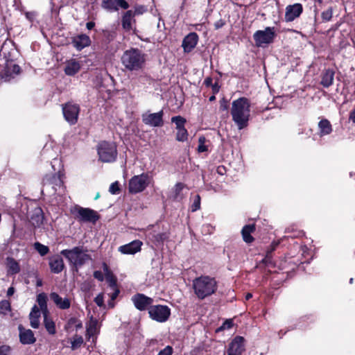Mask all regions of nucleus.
I'll return each instance as SVG.
<instances>
[{
  "mask_svg": "<svg viewBox=\"0 0 355 355\" xmlns=\"http://www.w3.org/2000/svg\"><path fill=\"white\" fill-rule=\"evenodd\" d=\"M26 17L30 21H33V19L35 18V13L34 12H28L26 13Z\"/></svg>",
  "mask_w": 355,
  "mask_h": 355,
  "instance_id": "56",
  "label": "nucleus"
},
{
  "mask_svg": "<svg viewBox=\"0 0 355 355\" xmlns=\"http://www.w3.org/2000/svg\"><path fill=\"white\" fill-rule=\"evenodd\" d=\"M149 182L150 178L147 173H142L139 175H135L129 181V191L132 193L141 192L148 185Z\"/></svg>",
  "mask_w": 355,
  "mask_h": 355,
  "instance_id": "6",
  "label": "nucleus"
},
{
  "mask_svg": "<svg viewBox=\"0 0 355 355\" xmlns=\"http://www.w3.org/2000/svg\"><path fill=\"white\" fill-rule=\"evenodd\" d=\"M320 129V135L324 136L329 135L331 132L332 128L330 122L327 119H322L318 123Z\"/></svg>",
  "mask_w": 355,
  "mask_h": 355,
  "instance_id": "27",
  "label": "nucleus"
},
{
  "mask_svg": "<svg viewBox=\"0 0 355 355\" xmlns=\"http://www.w3.org/2000/svg\"><path fill=\"white\" fill-rule=\"evenodd\" d=\"M42 285V281L41 279H38L37 280L36 286H41Z\"/></svg>",
  "mask_w": 355,
  "mask_h": 355,
  "instance_id": "62",
  "label": "nucleus"
},
{
  "mask_svg": "<svg viewBox=\"0 0 355 355\" xmlns=\"http://www.w3.org/2000/svg\"><path fill=\"white\" fill-rule=\"evenodd\" d=\"M50 299L59 309H67L71 306V302L68 298H62L57 293H51L50 294Z\"/></svg>",
  "mask_w": 355,
  "mask_h": 355,
  "instance_id": "21",
  "label": "nucleus"
},
{
  "mask_svg": "<svg viewBox=\"0 0 355 355\" xmlns=\"http://www.w3.org/2000/svg\"><path fill=\"white\" fill-rule=\"evenodd\" d=\"M121 62L123 66L130 71L141 69L145 63V55L137 49H131L125 51L122 57Z\"/></svg>",
  "mask_w": 355,
  "mask_h": 355,
  "instance_id": "3",
  "label": "nucleus"
},
{
  "mask_svg": "<svg viewBox=\"0 0 355 355\" xmlns=\"http://www.w3.org/2000/svg\"><path fill=\"white\" fill-rule=\"evenodd\" d=\"M205 137H200L198 139L199 145L198 146V151L199 153H203L207 150V147L205 145Z\"/></svg>",
  "mask_w": 355,
  "mask_h": 355,
  "instance_id": "41",
  "label": "nucleus"
},
{
  "mask_svg": "<svg viewBox=\"0 0 355 355\" xmlns=\"http://www.w3.org/2000/svg\"><path fill=\"white\" fill-rule=\"evenodd\" d=\"M245 340L242 336H236L229 344L227 349L228 355H241L245 351Z\"/></svg>",
  "mask_w": 355,
  "mask_h": 355,
  "instance_id": "12",
  "label": "nucleus"
},
{
  "mask_svg": "<svg viewBox=\"0 0 355 355\" xmlns=\"http://www.w3.org/2000/svg\"><path fill=\"white\" fill-rule=\"evenodd\" d=\"M119 293V290H116V291L112 293V297H112V300H114V299L117 297V295H118Z\"/></svg>",
  "mask_w": 355,
  "mask_h": 355,
  "instance_id": "60",
  "label": "nucleus"
},
{
  "mask_svg": "<svg viewBox=\"0 0 355 355\" xmlns=\"http://www.w3.org/2000/svg\"><path fill=\"white\" fill-rule=\"evenodd\" d=\"M279 242H273L272 243L270 249H268L266 252V257L263 259V262L268 263L269 259H270V254L272 251L275 250L277 246L279 245Z\"/></svg>",
  "mask_w": 355,
  "mask_h": 355,
  "instance_id": "37",
  "label": "nucleus"
},
{
  "mask_svg": "<svg viewBox=\"0 0 355 355\" xmlns=\"http://www.w3.org/2000/svg\"><path fill=\"white\" fill-rule=\"evenodd\" d=\"M20 72V67L19 65L13 64L11 66H8L7 69L5 71V80H10L9 77H12V74L17 75Z\"/></svg>",
  "mask_w": 355,
  "mask_h": 355,
  "instance_id": "30",
  "label": "nucleus"
},
{
  "mask_svg": "<svg viewBox=\"0 0 355 355\" xmlns=\"http://www.w3.org/2000/svg\"><path fill=\"white\" fill-rule=\"evenodd\" d=\"M255 230L254 225H248L243 227L241 233L243 236V239L245 242L250 243L253 241L254 239L250 235L252 232Z\"/></svg>",
  "mask_w": 355,
  "mask_h": 355,
  "instance_id": "26",
  "label": "nucleus"
},
{
  "mask_svg": "<svg viewBox=\"0 0 355 355\" xmlns=\"http://www.w3.org/2000/svg\"><path fill=\"white\" fill-rule=\"evenodd\" d=\"M302 12V6L300 3L288 6L286 8L285 19L286 21H292L298 17Z\"/></svg>",
  "mask_w": 355,
  "mask_h": 355,
  "instance_id": "14",
  "label": "nucleus"
},
{
  "mask_svg": "<svg viewBox=\"0 0 355 355\" xmlns=\"http://www.w3.org/2000/svg\"><path fill=\"white\" fill-rule=\"evenodd\" d=\"M148 313L153 320L163 322L168 320L171 314V311L167 306L156 305L149 307Z\"/></svg>",
  "mask_w": 355,
  "mask_h": 355,
  "instance_id": "9",
  "label": "nucleus"
},
{
  "mask_svg": "<svg viewBox=\"0 0 355 355\" xmlns=\"http://www.w3.org/2000/svg\"><path fill=\"white\" fill-rule=\"evenodd\" d=\"M80 69V65L79 62L76 60H71L66 63L64 72L68 76H73L78 72Z\"/></svg>",
  "mask_w": 355,
  "mask_h": 355,
  "instance_id": "24",
  "label": "nucleus"
},
{
  "mask_svg": "<svg viewBox=\"0 0 355 355\" xmlns=\"http://www.w3.org/2000/svg\"><path fill=\"white\" fill-rule=\"evenodd\" d=\"M73 214L78 220L83 222L95 223L99 218L96 211L89 208H83L79 206L74 207Z\"/></svg>",
  "mask_w": 355,
  "mask_h": 355,
  "instance_id": "7",
  "label": "nucleus"
},
{
  "mask_svg": "<svg viewBox=\"0 0 355 355\" xmlns=\"http://www.w3.org/2000/svg\"><path fill=\"white\" fill-rule=\"evenodd\" d=\"M200 196L197 195L196 196V199L194 200L193 201V203L192 205V211H195L196 210H198V209H200Z\"/></svg>",
  "mask_w": 355,
  "mask_h": 355,
  "instance_id": "45",
  "label": "nucleus"
},
{
  "mask_svg": "<svg viewBox=\"0 0 355 355\" xmlns=\"http://www.w3.org/2000/svg\"><path fill=\"white\" fill-rule=\"evenodd\" d=\"M142 242L135 240L131 243L119 247V250L123 254H134L141 250Z\"/></svg>",
  "mask_w": 355,
  "mask_h": 355,
  "instance_id": "18",
  "label": "nucleus"
},
{
  "mask_svg": "<svg viewBox=\"0 0 355 355\" xmlns=\"http://www.w3.org/2000/svg\"><path fill=\"white\" fill-rule=\"evenodd\" d=\"M193 288L197 297L203 300L216 292L217 282L213 277L201 276L193 281Z\"/></svg>",
  "mask_w": 355,
  "mask_h": 355,
  "instance_id": "2",
  "label": "nucleus"
},
{
  "mask_svg": "<svg viewBox=\"0 0 355 355\" xmlns=\"http://www.w3.org/2000/svg\"><path fill=\"white\" fill-rule=\"evenodd\" d=\"M116 3L119 6L123 9H127L129 7V4L125 0H116Z\"/></svg>",
  "mask_w": 355,
  "mask_h": 355,
  "instance_id": "50",
  "label": "nucleus"
},
{
  "mask_svg": "<svg viewBox=\"0 0 355 355\" xmlns=\"http://www.w3.org/2000/svg\"><path fill=\"white\" fill-rule=\"evenodd\" d=\"M53 179L55 181V182H58L60 184H61V180L58 178H56V177H53Z\"/></svg>",
  "mask_w": 355,
  "mask_h": 355,
  "instance_id": "64",
  "label": "nucleus"
},
{
  "mask_svg": "<svg viewBox=\"0 0 355 355\" xmlns=\"http://www.w3.org/2000/svg\"><path fill=\"white\" fill-rule=\"evenodd\" d=\"M88 250L82 246L74 247L71 250H63L60 254L68 259L69 262L75 267H80L87 261L92 259L87 254Z\"/></svg>",
  "mask_w": 355,
  "mask_h": 355,
  "instance_id": "4",
  "label": "nucleus"
},
{
  "mask_svg": "<svg viewBox=\"0 0 355 355\" xmlns=\"http://www.w3.org/2000/svg\"><path fill=\"white\" fill-rule=\"evenodd\" d=\"M331 17H332L331 8H329L322 12V18L323 20L328 21L331 20Z\"/></svg>",
  "mask_w": 355,
  "mask_h": 355,
  "instance_id": "42",
  "label": "nucleus"
},
{
  "mask_svg": "<svg viewBox=\"0 0 355 355\" xmlns=\"http://www.w3.org/2000/svg\"><path fill=\"white\" fill-rule=\"evenodd\" d=\"M47 296L44 293H40L37 296V302L40 306V310L42 312L43 315L48 314L47 309Z\"/></svg>",
  "mask_w": 355,
  "mask_h": 355,
  "instance_id": "28",
  "label": "nucleus"
},
{
  "mask_svg": "<svg viewBox=\"0 0 355 355\" xmlns=\"http://www.w3.org/2000/svg\"><path fill=\"white\" fill-rule=\"evenodd\" d=\"M231 114L232 120L239 130L248 125L250 116V103L245 97L239 98L232 103Z\"/></svg>",
  "mask_w": 355,
  "mask_h": 355,
  "instance_id": "1",
  "label": "nucleus"
},
{
  "mask_svg": "<svg viewBox=\"0 0 355 355\" xmlns=\"http://www.w3.org/2000/svg\"><path fill=\"white\" fill-rule=\"evenodd\" d=\"M96 304L101 307L104 305L103 295L102 293L98 294L94 299Z\"/></svg>",
  "mask_w": 355,
  "mask_h": 355,
  "instance_id": "46",
  "label": "nucleus"
},
{
  "mask_svg": "<svg viewBox=\"0 0 355 355\" xmlns=\"http://www.w3.org/2000/svg\"><path fill=\"white\" fill-rule=\"evenodd\" d=\"M184 188V184L182 183H177L174 187L172 198L175 200H178L182 198L181 192Z\"/></svg>",
  "mask_w": 355,
  "mask_h": 355,
  "instance_id": "32",
  "label": "nucleus"
},
{
  "mask_svg": "<svg viewBox=\"0 0 355 355\" xmlns=\"http://www.w3.org/2000/svg\"><path fill=\"white\" fill-rule=\"evenodd\" d=\"M171 121L175 123L177 130H178L184 128V125L186 123V119L180 116H176L171 119Z\"/></svg>",
  "mask_w": 355,
  "mask_h": 355,
  "instance_id": "34",
  "label": "nucleus"
},
{
  "mask_svg": "<svg viewBox=\"0 0 355 355\" xmlns=\"http://www.w3.org/2000/svg\"><path fill=\"white\" fill-rule=\"evenodd\" d=\"M198 36L196 33H191L187 35L183 40L182 46L184 52L189 53L191 51L197 44Z\"/></svg>",
  "mask_w": 355,
  "mask_h": 355,
  "instance_id": "16",
  "label": "nucleus"
},
{
  "mask_svg": "<svg viewBox=\"0 0 355 355\" xmlns=\"http://www.w3.org/2000/svg\"><path fill=\"white\" fill-rule=\"evenodd\" d=\"M62 112L65 120L73 125L78 121L80 107L76 104L68 103L63 105Z\"/></svg>",
  "mask_w": 355,
  "mask_h": 355,
  "instance_id": "10",
  "label": "nucleus"
},
{
  "mask_svg": "<svg viewBox=\"0 0 355 355\" xmlns=\"http://www.w3.org/2000/svg\"><path fill=\"white\" fill-rule=\"evenodd\" d=\"M30 223L34 227H39L43 223L44 216L42 209L39 207H35L28 214Z\"/></svg>",
  "mask_w": 355,
  "mask_h": 355,
  "instance_id": "17",
  "label": "nucleus"
},
{
  "mask_svg": "<svg viewBox=\"0 0 355 355\" xmlns=\"http://www.w3.org/2000/svg\"><path fill=\"white\" fill-rule=\"evenodd\" d=\"M91 40L89 36L81 34L73 39V43L77 49H82L90 44Z\"/></svg>",
  "mask_w": 355,
  "mask_h": 355,
  "instance_id": "23",
  "label": "nucleus"
},
{
  "mask_svg": "<svg viewBox=\"0 0 355 355\" xmlns=\"http://www.w3.org/2000/svg\"><path fill=\"white\" fill-rule=\"evenodd\" d=\"M7 266L8 268V272L12 274H17L20 271L19 263L13 258H7Z\"/></svg>",
  "mask_w": 355,
  "mask_h": 355,
  "instance_id": "29",
  "label": "nucleus"
},
{
  "mask_svg": "<svg viewBox=\"0 0 355 355\" xmlns=\"http://www.w3.org/2000/svg\"><path fill=\"white\" fill-rule=\"evenodd\" d=\"M14 292H15V289H14V288H12V287H10V288L8 289L7 295H8V296L12 295L14 293Z\"/></svg>",
  "mask_w": 355,
  "mask_h": 355,
  "instance_id": "59",
  "label": "nucleus"
},
{
  "mask_svg": "<svg viewBox=\"0 0 355 355\" xmlns=\"http://www.w3.org/2000/svg\"><path fill=\"white\" fill-rule=\"evenodd\" d=\"M253 37L257 46L272 43L275 37L274 28L267 27L263 31H257L254 33Z\"/></svg>",
  "mask_w": 355,
  "mask_h": 355,
  "instance_id": "8",
  "label": "nucleus"
},
{
  "mask_svg": "<svg viewBox=\"0 0 355 355\" xmlns=\"http://www.w3.org/2000/svg\"><path fill=\"white\" fill-rule=\"evenodd\" d=\"M94 278L97 279L99 281H103L104 279V276L102 272L96 270L94 272Z\"/></svg>",
  "mask_w": 355,
  "mask_h": 355,
  "instance_id": "52",
  "label": "nucleus"
},
{
  "mask_svg": "<svg viewBox=\"0 0 355 355\" xmlns=\"http://www.w3.org/2000/svg\"><path fill=\"white\" fill-rule=\"evenodd\" d=\"M252 297V295L251 293H247V295H245V300H250Z\"/></svg>",
  "mask_w": 355,
  "mask_h": 355,
  "instance_id": "63",
  "label": "nucleus"
},
{
  "mask_svg": "<svg viewBox=\"0 0 355 355\" xmlns=\"http://www.w3.org/2000/svg\"><path fill=\"white\" fill-rule=\"evenodd\" d=\"M98 154L101 162H113L115 160L117 155L116 147L114 143L103 141L98 146Z\"/></svg>",
  "mask_w": 355,
  "mask_h": 355,
  "instance_id": "5",
  "label": "nucleus"
},
{
  "mask_svg": "<svg viewBox=\"0 0 355 355\" xmlns=\"http://www.w3.org/2000/svg\"><path fill=\"white\" fill-rule=\"evenodd\" d=\"M173 349L170 346H166L163 350L160 351L158 355H171Z\"/></svg>",
  "mask_w": 355,
  "mask_h": 355,
  "instance_id": "48",
  "label": "nucleus"
},
{
  "mask_svg": "<svg viewBox=\"0 0 355 355\" xmlns=\"http://www.w3.org/2000/svg\"><path fill=\"white\" fill-rule=\"evenodd\" d=\"M334 71L331 69H326L322 74L321 85L324 87H329L333 84Z\"/></svg>",
  "mask_w": 355,
  "mask_h": 355,
  "instance_id": "25",
  "label": "nucleus"
},
{
  "mask_svg": "<svg viewBox=\"0 0 355 355\" xmlns=\"http://www.w3.org/2000/svg\"><path fill=\"white\" fill-rule=\"evenodd\" d=\"M10 309V304L8 301L3 300L0 302V313L6 314Z\"/></svg>",
  "mask_w": 355,
  "mask_h": 355,
  "instance_id": "40",
  "label": "nucleus"
},
{
  "mask_svg": "<svg viewBox=\"0 0 355 355\" xmlns=\"http://www.w3.org/2000/svg\"><path fill=\"white\" fill-rule=\"evenodd\" d=\"M135 14L136 11H132L131 10L126 11L123 14L121 19V24L123 28L125 31H130L132 30L133 25L135 24V19L134 18Z\"/></svg>",
  "mask_w": 355,
  "mask_h": 355,
  "instance_id": "15",
  "label": "nucleus"
},
{
  "mask_svg": "<svg viewBox=\"0 0 355 355\" xmlns=\"http://www.w3.org/2000/svg\"><path fill=\"white\" fill-rule=\"evenodd\" d=\"M34 248L38 252V253L41 256H44L49 252L48 246L44 245L39 242H36L34 243Z\"/></svg>",
  "mask_w": 355,
  "mask_h": 355,
  "instance_id": "33",
  "label": "nucleus"
},
{
  "mask_svg": "<svg viewBox=\"0 0 355 355\" xmlns=\"http://www.w3.org/2000/svg\"><path fill=\"white\" fill-rule=\"evenodd\" d=\"M187 130L184 128L178 129L176 134V139L179 141H184L187 139Z\"/></svg>",
  "mask_w": 355,
  "mask_h": 355,
  "instance_id": "36",
  "label": "nucleus"
},
{
  "mask_svg": "<svg viewBox=\"0 0 355 355\" xmlns=\"http://www.w3.org/2000/svg\"><path fill=\"white\" fill-rule=\"evenodd\" d=\"M102 6L105 9L112 10L114 8V2L113 0H103Z\"/></svg>",
  "mask_w": 355,
  "mask_h": 355,
  "instance_id": "43",
  "label": "nucleus"
},
{
  "mask_svg": "<svg viewBox=\"0 0 355 355\" xmlns=\"http://www.w3.org/2000/svg\"><path fill=\"white\" fill-rule=\"evenodd\" d=\"M232 327V320H226L223 325L220 327V329H230Z\"/></svg>",
  "mask_w": 355,
  "mask_h": 355,
  "instance_id": "53",
  "label": "nucleus"
},
{
  "mask_svg": "<svg viewBox=\"0 0 355 355\" xmlns=\"http://www.w3.org/2000/svg\"><path fill=\"white\" fill-rule=\"evenodd\" d=\"M10 348L6 345H2L0 347V355H9Z\"/></svg>",
  "mask_w": 355,
  "mask_h": 355,
  "instance_id": "49",
  "label": "nucleus"
},
{
  "mask_svg": "<svg viewBox=\"0 0 355 355\" xmlns=\"http://www.w3.org/2000/svg\"><path fill=\"white\" fill-rule=\"evenodd\" d=\"M211 86L213 87L214 92H217L218 91V85L216 83L214 85H212Z\"/></svg>",
  "mask_w": 355,
  "mask_h": 355,
  "instance_id": "61",
  "label": "nucleus"
},
{
  "mask_svg": "<svg viewBox=\"0 0 355 355\" xmlns=\"http://www.w3.org/2000/svg\"><path fill=\"white\" fill-rule=\"evenodd\" d=\"M107 281L109 282L110 286L114 289L116 287V279L112 275H107L106 277Z\"/></svg>",
  "mask_w": 355,
  "mask_h": 355,
  "instance_id": "47",
  "label": "nucleus"
},
{
  "mask_svg": "<svg viewBox=\"0 0 355 355\" xmlns=\"http://www.w3.org/2000/svg\"><path fill=\"white\" fill-rule=\"evenodd\" d=\"M95 26V24L94 22L93 21H89L86 24V27L89 29V30H91Z\"/></svg>",
  "mask_w": 355,
  "mask_h": 355,
  "instance_id": "58",
  "label": "nucleus"
},
{
  "mask_svg": "<svg viewBox=\"0 0 355 355\" xmlns=\"http://www.w3.org/2000/svg\"><path fill=\"white\" fill-rule=\"evenodd\" d=\"M119 185L118 182H113L109 189V191L112 194H116L119 191Z\"/></svg>",
  "mask_w": 355,
  "mask_h": 355,
  "instance_id": "44",
  "label": "nucleus"
},
{
  "mask_svg": "<svg viewBox=\"0 0 355 355\" xmlns=\"http://www.w3.org/2000/svg\"><path fill=\"white\" fill-rule=\"evenodd\" d=\"M349 120H351L354 123H355V109L350 112Z\"/></svg>",
  "mask_w": 355,
  "mask_h": 355,
  "instance_id": "57",
  "label": "nucleus"
},
{
  "mask_svg": "<svg viewBox=\"0 0 355 355\" xmlns=\"http://www.w3.org/2000/svg\"><path fill=\"white\" fill-rule=\"evenodd\" d=\"M83 343V338L80 336L76 335L71 341V349L75 350L80 347Z\"/></svg>",
  "mask_w": 355,
  "mask_h": 355,
  "instance_id": "35",
  "label": "nucleus"
},
{
  "mask_svg": "<svg viewBox=\"0 0 355 355\" xmlns=\"http://www.w3.org/2000/svg\"><path fill=\"white\" fill-rule=\"evenodd\" d=\"M227 108H228V103L225 98H223L220 101V109L221 110H227Z\"/></svg>",
  "mask_w": 355,
  "mask_h": 355,
  "instance_id": "51",
  "label": "nucleus"
},
{
  "mask_svg": "<svg viewBox=\"0 0 355 355\" xmlns=\"http://www.w3.org/2000/svg\"><path fill=\"white\" fill-rule=\"evenodd\" d=\"M132 301L135 307L139 311L146 310L153 302L152 298L141 293H137L132 296Z\"/></svg>",
  "mask_w": 355,
  "mask_h": 355,
  "instance_id": "13",
  "label": "nucleus"
},
{
  "mask_svg": "<svg viewBox=\"0 0 355 355\" xmlns=\"http://www.w3.org/2000/svg\"><path fill=\"white\" fill-rule=\"evenodd\" d=\"M225 25V21L223 19H219L214 24V27L216 29H219L222 28Z\"/></svg>",
  "mask_w": 355,
  "mask_h": 355,
  "instance_id": "54",
  "label": "nucleus"
},
{
  "mask_svg": "<svg viewBox=\"0 0 355 355\" xmlns=\"http://www.w3.org/2000/svg\"><path fill=\"white\" fill-rule=\"evenodd\" d=\"M279 242H273L272 243L270 249H268L266 252V257L263 259V262L268 263L269 259H270V254L272 251L275 250L277 246L279 245Z\"/></svg>",
  "mask_w": 355,
  "mask_h": 355,
  "instance_id": "38",
  "label": "nucleus"
},
{
  "mask_svg": "<svg viewBox=\"0 0 355 355\" xmlns=\"http://www.w3.org/2000/svg\"><path fill=\"white\" fill-rule=\"evenodd\" d=\"M44 326H45V328L46 329L47 331L50 334H52V335L55 334V327L54 322L52 320H50L48 318L47 314L44 315Z\"/></svg>",
  "mask_w": 355,
  "mask_h": 355,
  "instance_id": "31",
  "label": "nucleus"
},
{
  "mask_svg": "<svg viewBox=\"0 0 355 355\" xmlns=\"http://www.w3.org/2000/svg\"><path fill=\"white\" fill-rule=\"evenodd\" d=\"M279 242H273L272 243L270 249H268L266 252V257L263 259V262L268 263L269 259H270V254L272 251L275 250L277 246L279 245Z\"/></svg>",
  "mask_w": 355,
  "mask_h": 355,
  "instance_id": "39",
  "label": "nucleus"
},
{
  "mask_svg": "<svg viewBox=\"0 0 355 355\" xmlns=\"http://www.w3.org/2000/svg\"><path fill=\"white\" fill-rule=\"evenodd\" d=\"M49 266L53 273H60L64 268L62 258L59 255H54L49 259Z\"/></svg>",
  "mask_w": 355,
  "mask_h": 355,
  "instance_id": "19",
  "label": "nucleus"
},
{
  "mask_svg": "<svg viewBox=\"0 0 355 355\" xmlns=\"http://www.w3.org/2000/svg\"><path fill=\"white\" fill-rule=\"evenodd\" d=\"M41 311L40 309L35 305L29 314V319H30V323L31 326L34 328L37 329L40 326V318L41 315Z\"/></svg>",
  "mask_w": 355,
  "mask_h": 355,
  "instance_id": "22",
  "label": "nucleus"
},
{
  "mask_svg": "<svg viewBox=\"0 0 355 355\" xmlns=\"http://www.w3.org/2000/svg\"><path fill=\"white\" fill-rule=\"evenodd\" d=\"M204 83L207 86H211L212 85V78L210 77H207L205 79Z\"/></svg>",
  "mask_w": 355,
  "mask_h": 355,
  "instance_id": "55",
  "label": "nucleus"
},
{
  "mask_svg": "<svg viewBox=\"0 0 355 355\" xmlns=\"http://www.w3.org/2000/svg\"><path fill=\"white\" fill-rule=\"evenodd\" d=\"M19 338L23 344H32L36 340L33 332L31 329H25L21 325L19 326Z\"/></svg>",
  "mask_w": 355,
  "mask_h": 355,
  "instance_id": "20",
  "label": "nucleus"
},
{
  "mask_svg": "<svg viewBox=\"0 0 355 355\" xmlns=\"http://www.w3.org/2000/svg\"><path fill=\"white\" fill-rule=\"evenodd\" d=\"M163 115L162 110L157 113H145L142 115V121L146 125L161 127L164 124Z\"/></svg>",
  "mask_w": 355,
  "mask_h": 355,
  "instance_id": "11",
  "label": "nucleus"
}]
</instances>
